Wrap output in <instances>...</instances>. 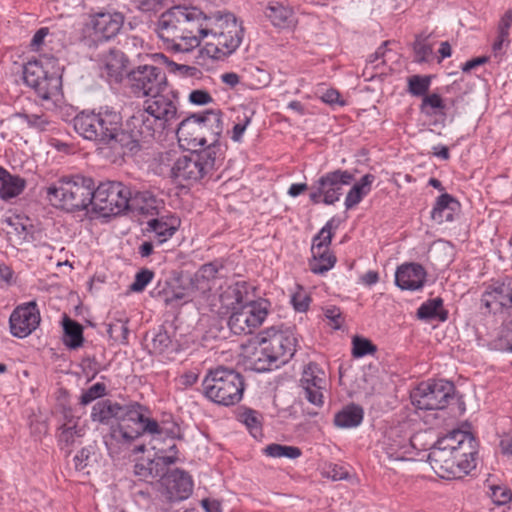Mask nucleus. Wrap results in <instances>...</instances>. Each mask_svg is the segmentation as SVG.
<instances>
[{
  "instance_id": "nucleus-1",
  "label": "nucleus",
  "mask_w": 512,
  "mask_h": 512,
  "mask_svg": "<svg viewBox=\"0 0 512 512\" xmlns=\"http://www.w3.org/2000/svg\"><path fill=\"white\" fill-rule=\"evenodd\" d=\"M148 412V408L138 402L119 404L118 424L112 426L104 436V443L111 457L118 456L144 434H149L152 440L160 439L162 435H179V425L175 421L170 419L158 422L147 416Z\"/></svg>"
},
{
  "instance_id": "nucleus-2",
  "label": "nucleus",
  "mask_w": 512,
  "mask_h": 512,
  "mask_svg": "<svg viewBox=\"0 0 512 512\" xmlns=\"http://www.w3.org/2000/svg\"><path fill=\"white\" fill-rule=\"evenodd\" d=\"M207 17L196 7L174 6L162 13L158 36L173 51L189 52L200 45Z\"/></svg>"
},
{
  "instance_id": "nucleus-3",
  "label": "nucleus",
  "mask_w": 512,
  "mask_h": 512,
  "mask_svg": "<svg viewBox=\"0 0 512 512\" xmlns=\"http://www.w3.org/2000/svg\"><path fill=\"white\" fill-rule=\"evenodd\" d=\"M243 27L233 13L217 11L209 15L205 23L204 37L207 55L216 60H223L233 54L243 39Z\"/></svg>"
},
{
  "instance_id": "nucleus-4",
  "label": "nucleus",
  "mask_w": 512,
  "mask_h": 512,
  "mask_svg": "<svg viewBox=\"0 0 512 512\" xmlns=\"http://www.w3.org/2000/svg\"><path fill=\"white\" fill-rule=\"evenodd\" d=\"M94 191L91 177L76 174L60 178L47 188L46 194L52 205L68 212L86 210L89 206L93 211Z\"/></svg>"
},
{
  "instance_id": "nucleus-5",
  "label": "nucleus",
  "mask_w": 512,
  "mask_h": 512,
  "mask_svg": "<svg viewBox=\"0 0 512 512\" xmlns=\"http://www.w3.org/2000/svg\"><path fill=\"white\" fill-rule=\"evenodd\" d=\"M204 395L216 404L231 406L243 396V377L233 369L219 366L210 370L202 382Z\"/></svg>"
},
{
  "instance_id": "nucleus-6",
  "label": "nucleus",
  "mask_w": 512,
  "mask_h": 512,
  "mask_svg": "<svg viewBox=\"0 0 512 512\" xmlns=\"http://www.w3.org/2000/svg\"><path fill=\"white\" fill-rule=\"evenodd\" d=\"M134 114L142 116L154 138L161 136L178 118L177 95L167 90L154 94L144 101L143 109Z\"/></svg>"
},
{
  "instance_id": "nucleus-7",
  "label": "nucleus",
  "mask_w": 512,
  "mask_h": 512,
  "mask_svg": "<svg viewBox=\"0 0 512 512\" xmlns=\"http://www.w3.org/2000/svg\"><path fill=\"white\" fill-rule=\"evenodd\" d=\"M217 160V151L212 147L190 151L175 161L172 177L177 181L197 182L215 169Z\"/></svg>"
},
{
  "instance_id": "nucleus-8",
  "label": "nucleus",
  "mask_w": 512,
  "mask_h": 512,
  "mask_svg": "<svg viewBox=\"0 0 512 512\" xmlns=\"http://www.w3.org/2000/svg\"><path fill=\"white\" fill-rule=\"evenodd\" d=\"M455 386L448 380H429L411 392L412 404L421 410H441L454 398Z\"/></svg>"
},
{
  "instance_id": "nucleus-9",
  "label": "nucleus",
  "mask_w": 512,
  "mask_h": 512,
  "mask_svg": "<svg viewBox=\"0 0 512 512\" xmlns=\"http://www.w3.org/2000/svg\"><path fill=\"white\" fill-rule=\"evenodd\" d=\"M155 139L140 115L133 114L127 121L125 129L119 128L108 145L117 154L125 156L136 153L141 143Z\"/></svg>"
},
{
  "instance_id": "nucleus-10",
  "label": "nucleus",
  "mask_w": 512,
  "mask_h": 512,
  "mask_svg": "<svg viewBox=\"0 0 512 512\" xmlns=\"http://www.w3.org/2000/svg\"><path fill=\"white\" fill-rule=\"evenodd\" d=\"M130 188L121 182L107 181L95 187L93 212L104 217L118 215L129 208Z\"/></svg>"
},
{
  "instance_id": "nucleus-11",
  "label": "nucleus",
  "mask_w": 512,
  "mask_h": 512,
  "mask_svg": "<svg viewBox=\"0 0 512 512\" xmlns=\"http://www.w3.org/2000/svg\"><path fill=\"white\" fill-rule=\"evenodd\" d=\"M428 460L435 473L445 479L462 478L476 467L475 458H466L435 445L429 452Z\"/></svg>"
},
{
  "instance_id": "nucleus-12",
  "label": "nucleus",
  "mask_w": 512,
  "mask_h": 512,
  "mask_svg": "<svg viewBox=\"0 0 512 512\" xmlns=\"http://www.w3.org/2000/svg\"><path fill=\"white\" fill-rule=\"evenodd\" d=\"M266 300L247 302L232 311L228 320L230 330L236 334H250L258 328L268 315Z\"/></svg>"
},
{
  "instance_id": "nucleus-13",
  "label": "nucleus",
  "mask_w": 512,
  "mask_h": 512,
  "mask_svg": "<svg viewBox=\"0 0 512 512\" xmlns=\"http://www.w3.org/2000/svg\"><path fill=\"white\" fill-rule=\"evenodd\" d=\"M132 90L136 94L152 96L167 90L166 74L160 67L140 65L127 74Z\"/></svg>"
},
{
  "instance_id": "nucleus-14",
  "label": "nucleus",
  "mask_w": 512,
  "mask_h": 512,
  "mask_svg": "<svg viewBox=\"0 0 512 512\" xmlns=\"http://www.w3.org/2000/svg\"><path fill=\"white\" fill-rule=\"evenodd\" d=\"M337 226L335 219L332 218L313 238L312 258L309 260V268L315 274H323L329 271L336 263V256L329 251V245L333 237L332 229H336Z\"/></svg>"
},
{
  "instance_id": "nucleus-15",
  "label": "nucleus",
  "mask_w": 512,
  "mask_h": 512,
  "mask_svg": "<svg viewBox=\"0 0 512 512\" xmlns=\"http://www.w3.org/2000/svg\"><path fill=\"white\" fill-rule=\"evenodd\" d=\"M260 336L273 357L275 368L286 364L296 352L297 339L289 330L271 328L262 332Z\"/></svg>"
},
{
  "instance_id": "nucleus-16",
  "label": "nucleus",
  "mask_w": 512,
  "mask_h": 512,
  "mask_svg": "<svg viewBox=\"0 0 512 512\" xmlns=\"http://www.w3.org/2000/svg\"><path fill=\"white\" fill-rule=\"evenodd\" d=\"M39 323L40 313L35 301L16 307L9 318L10 331L18 338L30 335Z\"/></svg>"
},
{
  "instance_id": "nucleus-17",
  "label": "nucleus",
  "mask_w": 512,
  "mask_h": 512,
  "mask_svg": "<svg viewBox=\"0 0 512 512\" xmlns=\"http://www.w3.org/2000/svg\"><path fill=\"white\" fill-rule=\"evenodd\" d=\"M242 356L246 369L265 372L275 368L273 357L260 335L242 346Z\"/></svg>"
},
{
  "instance_id": "nucleus-18",
  "label": "nucleus",
  "mask_w": 512,
  "mask_h": 512,
  "mask_svg": "<svg viewBox=\"0 0 512 512\" xmlns=\"http://www.w3.org/2000/svg\"><path fill=\"white\" fill-rule=\"evenodd\" d=\"M23 79L25 83L44 99H49L51 95V86L56 88L59 79L48 76L42 65L38 61H29L23 68Z\"/></svg>"
},
{
  "instance_id": "nucleus-19",
  "label": "nucleus",
  "mask_w": 512,
  "mask_h": 512,
  "mask_svg": "<svg viewBox=\"0 0 512 512\" xmlns=\"http://www.w3.org/2000/svg\"><path fill=\"white\" fill-rule=\"evenodd\" d=\"M354 181V175L348 170L336 169L322 175L317 184L324 189L323 202L327 205L334 204L342 194V187L350 185Z\"/></svg>"
},
{
  "instance_id": "nucleus-20",
  "label": "nucleus",
  "mask_w": 512,
  "mask_h": 512,
  "mask_svg": "<svg viewBox=\"0 0 512 512\" xmlns=\"http://www.w3.org/2000/svg\"><path fill=\"white\" fill-rule=\"evenodd\" d=\"M481 304L490 312L512 308V279L488 286L481 296Z\"/></svg>"
},
{
  "instance_id": "nucleus-21",
  "label": "nucleus",
  "mask_w": 512,
  "mask_h": 512,
  "mask_svg": "<svg viewBox=\"0 0 512 512\" xmlns=\"http://www.w3.org/2000/svg\"><path fill=\"white\" fill-rule=\"evenodd\" d=\"M435 446L453 451L466 458H475L477 454V443L472 434L462 430H453L444 437L437 440Z\"/></svg>"
},
{
  "instance_id": "nucleus-22",
  "label": "nucleus",
  "mask_w": 512,
  "mask_h": 512,
  "mask_svg": "<svg viewBox=\"0 0 512 512\" xmlns=\"http://www.w3.org/2000/svg\"><path fill=\"white\" fill-rule=\"evenodd\" d=\"M162 483L166 488L170 501H181L187 499L193 491L191 476L184 470L175 469L168 472Z\"/></svg>"
},
{
  "instance_id": "nucleus-23",
  "label": "nucleus",
  "mask_w": 512,
  "mask_h": 512,
  "mask_svg": "<svg viewBox=\"0 0 512 512\" xmlns=\"http://www.w3.org/2000/svg\"><path fill=\"white\" fill-rule=\"evenodd\" d=\"M201 127V135L205 138L206 148L217 150L219 137L223 132L222 113L220 110H205L198 113Z\"/></svg>"
},
{
  "instance_id": "nucleus-24",
  "label": "nucleus",
  "mask_w": 512,
  "mask_h": 512,
  "mask_svg": "<svg viewBox=\"0 0 512 512\" xmlns=\"http://www.w3.org/2000/svg\"><path fill=\"white\" fill-rule=\"evenodd\" d=\"M415 449L412 438L402 435L400 429L393 428L385 436L383 450L391 460H405Z\"/></svg>"
},
{
  "instance_id": "nucleus-25",
  "label": "nucleus",
  "mask_w": 512,
  "mask_h": 512,
  "mask_svg": "<svg viewBox=\"0 0 512 512\" xmlns=\"http://www.w3.org/2000/svg\"><path fill=\"white\" fill-rule=\"evenodd\" d=\"M102 75H106L109 81L119 83L124 75H127L128 59L125 54L118 49H110L104 53L100 59Z\"/></svg>"
},
{
  "instance_id": "nucleus-26",
  "label": "nucleus",
  "mask_w": 512,
  "mask_h": 512,
  "mask_svg": "<svg viewBox=\"0 0 512 512\" xmlns=\"http://www.w3.org/2000/svg\"><path fill=\"white\" fill-rule=\"evenodd\" d=\"M426 271L418 263H405L395 273V283L402 290H418L424 286Z\"/></svg>"
},
{
  "instance_id": "nucleus-27",
  "label": "nucleus",
  "mask_w": 512,
  "mask_h": 512,
  "mask_svg": "<svg viewBox=\"0 0 512 512\" xmlns=\"http://www.w3.org/2000/svg\"><path fill=\"white\" fill-rule=\"evenodd\" d=\"M123 23L121 13H98L92 19L94 35L98 40H109L120 32Z\"/></svg>"
},
{
  "instance_id": "nucleus-28",
  "label": "nucleus",
  "mask_w": 512,
  "mask_h": 512,
  "mask_svg": "<svg viewBox=\"0 0 512 512\" xmlns=\"http://www.w3.org/2000/svg\"><path fill=\"white\" fill-rule=\"evenodd\" d=\"M6 224L5 232L8 241L13 246L22 245L30 242L33 238V225L29 223L27 217L13 215L4 219Z\"/></svg>"
},
{
  "instance_id": "nucleus-29",
  "label": "nucleus",
  "mask_w": 512,
  "mask_h": 512,
  "mask_svg": "<svg viewBox=\"0 0 512 512\" xmlns=\"http://www.w3.org/2000/svg\"><path fill=\"white\" fill-rule=\"evenodd\" d=\"M250 285L246 281H237L221 288L219 301L223 308L227 310H235L247 302H253L249 298Z\"/></svg>"
},
{
  "instance_id": "nucleus-30",
  "label": "nucleus",
  "mask_w": 512,
  "mask_h": 512,
  "mask_svg": "<svg viewBox=\"0 0 512 512\" xmlns=\"http://www.w3.org/2000/svg\"><path fill=\"white\" fill-rule=\"evenodd\" d=\"M198 113H194L183 119L176 130V135L180 143L187 146L197 147L205 146V138L201 135V127Z\"/></svg>"
},
{
  "instance_id": "nucleus-31",
  "label": "nucleus",
  "mask_w": 512,
  "mask_h": 512,
  "mask_svg": "<svg viewBox=\"0 0 512 512\" xmlns=\"http://www.w3.org/2000/svg\"><path fill=\"white\" fill-rule=\"evenodd\" d=\"M128 200L129 208L127 210L151 216L158 215L159 210L163 208L164 204L161 199H158L152 192L147 190L132 192L130 189Z\"/></svg>"
},
{
  "instance_id": "nucleus-32",
  "label": "nucleus",
  "mask_w": 512,
  "mask_h": 512,
  "mask_svg": "<svg viewBox=\"0 0 512 512\" xmlns=\"http://www.w3.org/2000/svg\"><path fill=\"white\" fill-rule=\"evenodd\" d=\"M98 115L94 110H84L78 113L73 119L75 131L84 139L94 141L100 144L98 131Z\"/></svg>"
},
{
  "instance_id": "nucleus-33",
  "label": "nucleus",
  "mask_w": 512,
  "mask_h": 512,
  "mask_svg": "<svg viewBox=\"0 0 512 512\" xmlns=\"http://www.w3.org/2000/svg\"><path fill=\"white\" fill-rule=\"evenodd\" d=\"M97 115L100 122L98 124V131L101 134L99 135L100 144H107L121 127L122 117L120 113L109 108H100Z\"/></svg>"
},
{
  "instance_id": "nucleus-34",
  "label": "nucleus",
  "mask_w": 512,
  "mask_h": 512,
  "mask_svg": "<svg viewBox=\"0 0 512 512\" xmlns=\"http://www.w3.org/2000/svg\"><path fill=\"white\" fill-rule=\"evenodd\" d=\"M222 268L223 265L217 261L202 265L190 279L191 290L201 293L210 290L209 282L218 277Z\"/></svg>"
},
{
  "instance_id": "nucleus-35",
  "label": "nucleus",
  "mask_w": 512,
  "mask_h": 512,
  "mask_svg": "<svg viewBox=\"0 0 512 512\" xmlns=\"http://www.w3.org/2000/svg\"><path fill=\"white\" fill-rule=\"evenodd\" d=\"M178 226L179 219L175 217H171L169 219L164 217L152 218L149 221H147L146 230L154 234V240L158 244H162L175 234V232L178 229Z\"/></svg>"
},
{
  "instance_id": "nucleus-36",
  "label": "nucleus",
  "mask_w": 512,
  "mask_h": 512,
  "mask_svg": "<svg viewBox=\"0 0 512 512\" xmlns=\"http://www.w3.org/2000/svg\"><path fill=\"white\" fill-rule=\"evenodd\" d=\"M458 205L459 202L452 195L448 193L441 194L437 197L431 211V219L438 224L453 221L454 211Z\"/></svg>"
},
{
  "instance_id": "nucleus-37",
  "label": "nucleus",
  "mask_w": 512,
  "mask_h": 512,
  "mask_svg": "<svg viewBox=\"0 0 512 512\" xmlns=\"http://www.w3.org/2000/svg\"><path fill=\"white\" fill-rule=\"evenodd\" d=\"M266 17L278 28H288L293 24V11L279 2L270 3L265 9Z\"/></svg>"
},
{
  "instance_id": "nucleus-38",
  "label": "nucleus",
  "mask_w": 512,
  "mask_h": 512,
  "mask_svg": "<svg viewBox=\"0 0 512 512\" xmlns=\"http://www.w3.org/2000/svg\"><path fill=\"white\" fill-rule=\"evenodd\" d=\"M62 325L64 330L63 342L71 348L77 349L83 345V326L67 315L63 316Z\"/></svg>"
},
{
  "instance_id": "nucleus-39",
  "label": "nucleus",
  "mask_w": 512,
  "mask_h": 512,
  "mask_svg": "<svg viewBox=\"0 0 512 512\" xmlns=\"http://www.w3.org/2000/svg\"><path fill=\"white\" fill-rule=\"evenodd\" d=\"M374 180V175L366 174L359 182L352 186L345 198L346 209H351L361 202V200L371 191V185Z\"/></svg>"
},
{
  "instance_id": "nucleus-40",
  "label": "nucleus",
  "mask_w": 512,
  "mask_h": 512,
  "mask_svg": "<svg viewBox=\"0 0 512 512\" xmlns=\"http://www.w3.org/2000/svg\"><path fill=\"white\" fill-rule=\"evenodd\" d=\"M364 411L362 407L351 404L336 413L334 423L340 428H353L360 425L363 420Z\"/></svg>"
},
{
  "instance_id": "nucleus-41",
  "label": "nucleus",
  "mask_w": 512,
  "mask_h": 512,
  "mask_svg": "<svg viewBox=\"0 0 512 512\" xmlns=\"http://www.w3.org/2000/svg\"><path fill=\"white\" fill-rule=\"evenodd\" d=\"M119 403L109 399L98 401L91 411V419L101 424H109L112 419L118 420Z\"/></svg>"
},
{
  "instance_id": "nucleus-42",
  "label": "nucleus",
  "mask_w": 512,
  "mask_h": 512,
  "mask_svg": "<svg viewBox=\"0 0 512 512\" xmlns=\"http://www.w3.org/2000/svg\"><path fill=\"white\" fill-rule=\"evenodd\" d=\"M442 307L443 300L440 297L430 299L418 308L417 316L424 320L439 318L441 321H445L448 313Z\"/></svg>"
},
{
  "instance_id": "nucleus-43",
  "label": "nucleus",
  "mask_w": 512,
  "mask_h": 512,
  "mask_svg": "<svg viewBox=\"0 0 512 512\" xmlns=\"http://www.w3.org/2000/svg\"><path fill=\"white\" fill-rule=\"evenodd\" d=\"M301 387H322L325 385L324 372L315 362L308 363L300 379Z\"/></svg>"
},
{
  "instance_id": "nucleus-44",
  "label": "nucleus",
  "mask_w": 512,
  "mask_h": 512,
  "mask_svg": "<svg viewBox=\"0 0 512 512\" xmlns=\"http://www.w3.org/2000/svg\"><path fill=\"white\" fill-rule=\"evenodd\" d=\"M25 186L26 181L23 178L9 173L1 184L0 197L3 200L14 198L23 192Z\"/></svg>"
},
{
  "instance_id": "nucleus-45",
  "label": "nucleus",
  "mask_w": 512,
  "mask_h": 512,
  "mask_svg": "<svg viewBox=\"0 0 512 512\" xmlns=\"http://www.w3.org/2000/svg\"><path fill=\"white\" fill-rule=\"evenodd\" d=\"M264 452L267 456L273 458L286 457L289 459H296L301 456L302 452L298 447L295 446H287L281 444H270L265 449Z\"/></svg>"
},
{
  "instance_id": "nucleus-46",
  "label": "nucleus",
  "mask_w": 512,
  "mask_h": 512,
  "mask_svg": "<svg viewBox=\"0 0 512 512\" xmlns=\"http://www.w3.org/2000/svg\"><path fill=\"white\" fill-rule=\"evenodd\" d=\"M107 333L113 340L126 343L129 334L128 318L121 317L109 323L107 325Z\"/></svg>"
},
{
  "instance_id": "nucleus-47",
  "label": "nucleus",
  "mask_w": 512,
  "mask_h": 512,
  "mask_svg": "<svg viewBox=\"0 0 512 512\" xmlns=\"http://www.w3.org/2000/svg\"><path fill=\"white\" fill-rule=\"evenodd\" d=\"M151 343L153 352L161 354L172 346V339L166 329L163 326H160L153 332Z\"/></svg>"
},
{
  "instance_id": "nucleus-48",
  "label": "nucleus",
  "mask_w": 512,
  "mask_h": 512,
  "mask_svg": "<svg viewBox=\"0 0 512 512\" xmlns=\"http://www.w3.org/2000/svg\"><path fill=\"white\" fill-rule=\"evenodd\" d=\"M134 473L142 480L148 478H156L163 475V468H156L153 460H148L146 463L138 462L134 465Z\"/></svg>"
},
{
  "instance_id": "nucleus-49",
  "label": "nucleus",
  "mask_w": 512,
  "mask_h": 512,
  "mask_svg": "<svg viewBox=\"0 0 512 512\" xmlns=\"http://www.w3.org/2000/svg\"><path fill=\"white\" fill-rule=\"evenodd\" d=\"M152 448L157 450L153 462L156 468H163V475L160 476L163 478L168 473L166 472V467L174 464L178 460V457L173 454H168L165 448L158 447L156 444H153Z\"/></svg>"
},
{
  "instance_id": "nucleus-50",
  "label": "nucleus",
  "mask_w": 512,
  "mask_h": 512,
  "mask_svg": "<svg viewBox=\"0 0 512 512\" xmlns=\"http://www.w3.org/2000/svg\"><path fill=\"white\" fill-rule=\"evenodd\" d=\"M352 353L356 358L376 352L377 347L367 338L355 336L352 341Z\"/></svg>"
},
{
  "instance_id": "nucleus-51",
  "label": "nucleus",
  "mask_w": 512,
  "mask_h": 512,
  "mask_svg": "<svg viewBox=\"0 0 512 512\" xmlns=\"http://www.w3.org/2000/svg\"><path fill=\"white\" fill-rule=\"evenodd\" d=\"M445 108V104L438 94L425 95L422 99V104L420 106V110L422 113L426 115H431L436 113V110H443Z\"/></svg>"
},
{
  "instance_id": "nucleus-52",
  "label": "nucleus",
  "mask_w": 512,
  "mask_h": 512,
  "mask_svg": "<svg viewBox=\"0 0 512 512\" xmlns=\"http://www.w3.org/2000/svg\"><path fill=\"white\" fill-rule=\"evenodd\" d=\"M409 92L413 96H425L430 86V79L426 76L414 75L408 79Z\"/></svg>"
},
{
  "instance_id": "nucleus-53",
  "label": "nucleus",
  "mask_w": 512,
  "mask_h": 512,
  "mask_svg": "<svg viewBox=\"0 0 512 512\" xmlns=\"http://www.w3.org/2000/svg\"><path fill=\"white\" fill-rule=\"evenodd\" d=\"M415 61L422 63L428 61L433 53L432 46L427 42V37L417 36L414 42Z\"/></svg>"
},
{
  "instance_id": "nucleus-54",
  "label": "nucleus",
  "mask_w": 512,
  "mask_h": 512,
  "mask_svg": "<svg viewBox=\"0 0 512 512\" xmlns=\"http://www.w3.org/2000/svg\"><path fill=\"white\" fill-rule=\"evenodd\" d=\"M106 394V386L104 383L97 382L84 391L80 397V403L82 405H88L97 398L103 397Z\"/></svg>"
},
{
  "instance_id": "nucleus-55",
  "label": "nucleus",
  "mask_w": 512,
  "mask_h": 512,
  "mask_svg": "<svg viewBox=\"0 0 512 512\" xmlns=\"http://www.w3.org/2000/svg\"><path fill=\"white\" fill-rule=\"evenodd\" d=\"M154 272L149 269H141L136 273L134 282L130 286V290L133 292H142L146 286L152 281Z\"/></svg>"
},
{
  "instance_id": "nucleus-56",
  "label": "nucleus",
  "mask_w": 512,
  "mask_h": 512,
  "mask_svg": "<svg viewBox=\"0 0 512 512\" xmlns=\"http://www.w3.org/2000/svg\"><path fill=\"white\" fill-rule=\"evenodd\" d=\"M499 348L506 352H512V319L504 323L498 336Z\"/></svg>"
},
{
  "instance_id": "nucleus-57",
  "label": "nucleus",
  "mask_w": 512,
  "mask_h": 512,
  "mask_svg": "<svg viewBox=\"0 0 512 512\" xmlns=\"http://www.w3.org/2000/svg\"><path fill=\"white\" fill-rule=\"evenodd\" d=\"M242 418L250 433L256 438L257 435L261 432V426L257 412L254 410H247L243 413Z\"/></svg>"
},
{
  "instance_id": "nucleus-58",
  "label": "nucleus",
  "mask_w": 512,
  "mask_h": 512,
  "mask_svg": "<svg viewBox=\"0 0 512 512\" xmlns=\"http://www.w3.org/2000/svg\"><path fill=\"white\" fill-rule=\"evenodd\" d=\"M304 392V398L307 399L308 402L311 404L321 407L324 403L323 401V393L322 389H324V386L322 387H303Z\"/></svg>"
},
{
  "instance_id": "nucleus-59",
  "label": "nucleus",
  "mask_w": 512,
  "mask_h": 512,
  "mask_svg": "<svg viewBox=\"0 0 512 512\" xmlns=\"http://www.w3.org/2000/svg\"><path fill=\"white\" fill-rule=\"evenodd\" d=\"M324 315L330 320L331 325L334 329H340L343 324V316L340 308L336 306H330L324 310Z\"/></svg>"
},
{
  "instance_id": "nucleus-60",
  "label": "nucleus",
  "mask_w": 512,
  "mask_h": 512,
  "mask_svg": "<svg viewBox=\"0 0 512 512\" xmlns=\"http://www.w3.org/2000/svg\"><path fill=\"white\" fill-rule=\"evenodd\" d=\"M164 6L163 0H137L136 1V7L146 13L150 12H158L160 11Z\"/></svg>"
},
{
  "instance_id": "nucleus-61",
  "label": "nucleus",
  "mask_w": 512,
  "mask_h": 512,
  "mask_svg": "<svg viewBox=\"0 0 512 512\" xmlns=\"http://www.w3.org/2000/svg\"><path fill=\"white\" fill-rule=\"evenodd\" d=\"M251 121V117L244 114L243 118L238 117V122L234 125L232 130V140L239 142Z\"/></svg>"
},
{
  "instance_id": "nucleus-62",
  "label": "nucleus",
  "mask_w": 512,
  "mask_h": 512,
  "mask_svg": "<svg viewBox=\"0 0 512 512\" xmlns=\"http://www.w3.org/2000/svg\"><path fill=\"white\" fill-rule=\"evenodd\" d=\"M189 101L196 105H206L213 101L212 96L205 90H193L189 94Z\"/></svg>"
},
{
  "instance_id": "nucleus-63",
  "label": "nucleus",
  "mask_w": 512,
  "mask_h": 512,
  "mask_svg": "<svg viewBox=\"0 0 512 512\" xmlns=\"http://www.w3.org/2000/svg\"><path fill=\"white\" fill-rule=\"evenodd\" d=\"M20 116L28 123L30 127L36 128L40 131L46 130L47 126L49 125V122L45 118L35 114H22Z\"/></svg>"
},
{
  "instance_id": "nucleus-64",
  "label": "nucleus",
  "mask_w": 512,
  "mask_h": 512,
  "mask_svg": "<svg viewBox=\"0 0 512 512\" xmlns=\"http://www.w3.org/2000/svg\"><path fill=\"white\" fill-rule=\"evenodd\" d=\"M169 65L172 67L173 72H178L182 76L195 77L201 73V71L195 66L177 64L174 62H170Z\"/></svg>"
}]
</instances>
